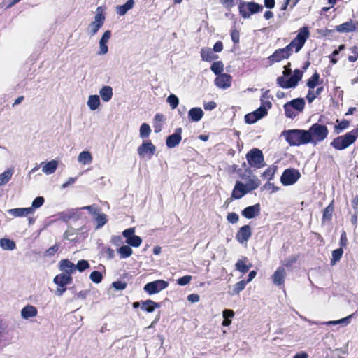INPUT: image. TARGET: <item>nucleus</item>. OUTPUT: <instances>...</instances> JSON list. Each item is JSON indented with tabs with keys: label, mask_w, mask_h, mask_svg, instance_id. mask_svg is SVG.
<instances>
[{
	"label": "nucleus",
	"mask_w": 358,
	"mask_h": 358,
	"mask_svg": "<svg viewBox=\"0 0 358 358\" xmlns=\"http://www.w3.org/2000/svg\"><path fill=\"white\" fill-rule=\"evenodd\" d=\"M291 64L289 62L284 66L282 76H279L276 79L277 85L284 89L294 88L298 85L299 82L302 79L303 71L296 69L294 70L293 74L287 79L292 73L290 69Z\"/></svg>",
	"instance_id": "nucleus-1"
},
{
	"label": "nucleus",
	"mask_w": 358,
	"mask_h": 358,
	"mask_svg": "<svg viewBox=\"0 0 358 358\" xmlns=\"http://www.w3.org/2000/svg\"><path fill=\"white\" fill-rule=\"evenodd\" d=\"M282 136L291 146H300L310 142L309 133L303 129H289L284 131Z\"/></svg>",
	"instance_id": "nucleus-2"
},
{
	"label": "nucleus",
	"mask_w": 358,
	"mask_h": 358,
	"mask_svg": "<svg viewBox=\"0 0 358 358\" xmlns=\"http://www.w3.org/2000/svg\"><path fill=\"white\" fill-rule=\"evenodd\" d=\"M358 138V131L356 129L338 136L334 138L330 145L336 150H343L352 145Z\"/></svg>",
	"instance_id": "nucleus-3"
},
{
	"label": "nucleus",
	"mask_w": 358,
	"mask_h": 358,
	"mask_svg": "<svg viewBox=\"0 0 358 358\" xmlns=\"http://www.w3.org/2000/svg\"><path fill=\"white\" fill-rule=\"evenodd\" d=\"M311 143L316 144L326 139L329 134V130L326 125L315 123L310 126L308 130Z\"/></svg>",
	"instance_id": "nucleus-4"
},
{
	"label": "nucleus",
	"mask_w": 358,
	"mask_h": 358,
	"mask_svg": "<svg viewBox=\"0 0 358 358\" xmlns=\"http://www.w3.org/2000/svg\"><path fill=\"white\" fill-rule=\"evenodd\" d=\"M310 35V30L307 26L300 28L296 37L287 45L288 48L292 51L294 48L295 52H299L305 45Z\"/></svg>",
	"instance_id": "nucleus-5"
},
{
	"label": "nucleus",
	"mask_w": 358,
	"mask_h": 358,
	"mask_svg": "<svg viewBox=\"0 0 358 358\" xmlns=\"http://www.w3.org/2000/svg\"><path fill=\"white\" fill-rule=\"evenodd\" d=\"M239 15L244 19L250 18L252 15L262 12L263 6L255 1H243L238 3Z\"/></svg>",
	"instance_id": "nucleus-6"
},
{
	"label": "nucleus",
	"mask_w": 358,
	"mask_h": 358,
	"mask_svg": "<svg viewBox=\"0 0 358 358\" xmlns=\"http://www.w3.org/2000/svg\"><path fill=\"white\" fill-rule=\"evenodd\" d=\"M245 157L250 167L260 169L266 165L264 155L259 148L251 149L248 152Z\"/></svg>",
	"instance_id": "nucleus-7"
},
{
	"label": "nucleus",
	"mask_w": 358,
	"mask_h": 358,
	"mask_svg": "<svg viewBox=\"0 0 358 358\" xmlns=\"http://www.w3.org/2000/svg\"><path fill=\"white\" fill-rule=\"evenodd\" d=\"M301 173L299 170L290 168L285 169L281 177L280 182L285 186L294 185L300 178Z\"/></svg>",
	"instance_id": "nucleus-8"
},
{
	"label": "nucleus",
	"mask_w": 358,
	"mask_h": 358,
	"mask_svg": "<svg viewBox=\"0 0 358 358\" xmlns=\"http://www.w3.org/2000/svg\"><path fill=\"white\" fill-rule=\"evenodd\" d=\"M292 55V50L285 46L283 48H279L274 51V52L270 55L267 59L269 65H272L274 63L280 62L283 59H288Z\"/></svg>",
	"instance_id": "nucleus-9"
},
{
	"label": "nucleus",
	"mask_w": 358,
	"mask_h": 358,
	"mask_svg": "<svg viewBox=\"0 0 358 358\" xmlns=\"http://www.w3.org/2000/svg\"><path fill=\"white\" fill-rule=\"evenodd\" d=\"M169 286L168 282L164 280H157L147 283L144 286V291L150 295L159 293Z\"/></svg>",
	"instance_id": "nucleus-10"
},
{
	"label": "nucleus",
	"mask_w": 358,
	"mask_h": 358,
	"mask_svg": "<svg viewBox=\"0 0 358 358\" xmlns=\"http://www.w3.org/2000/svg\"><path fill=\"white\" fill-rule=\"evenodd\" d=\"M105 15L103 14L101 7H98L96 9V14L94 17V21L90 24V34L92 35L96 34L99 29L103 26L105 22Z\"/></svg>",
	"instance_id": "nucleus-11"
},
{
	"label": "nucleus",
	"mask_w": 358,
	"mask_h": 358,
	"mask_svg": "<svg viewBox=\"0 0 358 358\" xmlns=\"http://www.w3.org/2000/svg\"><path fill=\"white\" fill-rule=\"evenodd\" d=\"M251 236V227L248 224H246L240 227V229L237 231L236 234V239L239 243L243 244L248 241Z\"/></svg>",
	"instance_id": "nucleus-12"
},
{
	"label": "nucleus",
	"mask_w": 358,
	"mask_h": 358,
	"mask_svg": "<svg viewBox=\"0 0 358 358\" xmlns=\"http://www.w3.org/2000/svg\"><path fill=\"white\" fill-rule=\"evenodd\" d=\"M155 151L156 148L150 141L143 142L138 148V153L142 157L148 156V157L150 159L152 156L155 154Z\"/></svg>",
	"instance_id": "nucleus-13"
},
{
	"label": "nucleus",
	"mask_w": 358,
	"mask_h": 358,
	"mask_svg": "<svg viewBox=\"0 0 358 358\" xmlns=\"http://www.w3.org/2000/svg\"><path fill=\"white\" fill-rule=\"evenodd\" d=\"M358 28V22L352 19L335 27L334 30L338 33H349L356 31Z\"/></svg>",
	"instance_id": "nucleus-14"
},
{
	"label": "nucleus",
	"mask_w": 358,
	"mask_h": 358,
	"mask_svg": "<svg viewBox=\"0 0 358 358\" xmlns=\"http://www.w3.org/2000/svg\"><path fill=\"white\" fill-rule=\"evenodd\" d=\"M182 128L176 129L174 134L169 135L166 140V146L172 148L178 145L182 140Z\"/></svg>",
	"instance_id": "nucleus-15"
},
{
	"label": "nucleus",
	"mask_w": 358,
	"mask_h": 358,
	"mask_svg": "<svg viewBox=\"0 0 358 358\" xmlns=\"http://www.w3.org/2000/svg\"><path fill=\"white\" fill-rule=\"evenodd\" d=\"M231 76L223 73L215 78V84L220 88L226 89L231 86Z\"/></svg>",
	"instance_id": "nucleus-16"
},
{
	"label": "nucleus",
	"mask_w": 358,
	"mask_h": 358,
	"mask_svg": "<svg viewBox=\"0 0 358 358\" xmlns=\"http://www.w3.org/2000/svg\"><path fill=\"white\" fill-rule=\"evenodd\" d=\"M248 192H249L247 186L241 181H237L232 191L231 198L234 199H240Z\"/></svg>",
	"instance_id": "nucleus-17"
},
{
	"label": "nucleus",
	"mask_w": 358,
	"mask_h": 358,
	"mask_svg": "<svg viewBox=\"0 0 358 358\" xmlns=\"http://www.w3.org/2000/svg\"><path fill=\"white\" fill-rule=\"evenodd\" d=\"M261 210V207L259 203L255 204L253 206H250L244 208L241 211V215L247 219H252L255 217L257 216Z\"/></svg>",
	"instance_id": "nucleus-18"
},
{
	"label": "nucleus",
	"mask_w": 358,
	"mask_h": 358,
	"mask_svg": "<svg viewBox=\"0 0 358 358\" xmlns=\"http://www.w3.org/2000/svg\"><path fill=\"white\" fill-rule=\"evenodd\" d=\"M285 277V269L283 267L280 266L277 268L271 277L273 283L277 286H280L284 284Z\"/></svg>",
	"instance_id": "nucleus-19"
},
{
	"label": "nucleus",
	"mask_w": 358,
	"mask_h": 358,
	"mask_svg": "<svg viewBox=\"0 0 358 358\" xmlns=\"http://www.w3.org/2000/svg\"><path fill=\"white\" fill-rule=\"evenodd\" d=\"M8 213L15 217H25L29 214L33 213L34 210L31 208H17L9 209Z\"/></svg>",
	"instance_id": "nucleus-20"
},
{
	"label": "nucleus",
	"mask_w": 358,
	"mask_h": 358,
	"mask_svg": "<svg viewBox=\"0 0 358 358\" xmlns=\"http://www.w3.org/2000/svg\"><path fill=\"white\" fill-rule=\"evenodd\" d=\"M59 269L70 275L76 271V265L67 259H62L59 262Z\"/></svg>",
	"instance_id": "nucleus-21"
},
{
	"label": "nucleus",
	"mask_w": 358,
	"mask_h": 358,
	"mask_svg": "<svg viewBox=\"0 0 358 358\" xmlns=\"http://www.w3.org/2000/svg\"><path fill=\"white\" fill-rule=\"evenodd\" d=\"M83 209L87 210L94 216L95 215H96V213L99 211H101L100 208H97L94 205H91V206H85V207H83V208H81L80 209L76 210V211L72 212L69 215V217L71 218V219H74V220L78 219L79 217H80V210H83Z\"/></svg>",
	"instance_id": "nucleus-22"
},
{
	"label": "nucleus",
	"mask_w": 358,
	"mask_h": 358,
	"mask_svg": "<svg viewBox=\"0 0 358 358\" xmlns=\"http://www.w3.org/2000/svg\"><path fill=\"white\" fill-rule=\"evenodd\" d=\"M54 282L60 287H66L67 285L71 283L72 278L65 273L57 275L54 278Z\"/></svg>",
	"instance_id": "nucleus-23"
},
{
	"label": "nucleus",
	"mask_w": 358,
	"mask_h": 358,
	"mask_svg": "<svg viewBox=\"0 0 358 358\" xmlns=\"http://www.w3.org/2000/svg\"><path fill=\"white\" fill-rule=\"evenodd\" d=\"M203 111L201 108H192L188 112V118L192 122H199L203 117Z\"/></svg>",
	"instance_id": "nucleus-24"
},
{
	"label": "nucleus",
	"mask_w": 358,
	"mask_h": 358,
	"mask_svg": "<svg viewBox=\"0 0 358 358\" xmlns=\"http://www.w3.org/2000/svg\"><path fill=\"white\" fill-rule=\"evenodd\" d=\"M37 314V308L32 305H27L21 310V315L24 319L36 317Z\"/></svg>",
	"instance_id": "nucleus-25"
},
{
	"label": "nucleus",
	"mask_w": 358,
	"mask_h": 358,
	"mask_svg": "<svg viewBox=\"0 0 358 358\" xmlns=\"http://www.w3.org/2000/svg\"><path fill=\"white\" fill-rule=\"evenodd\" d=\"M201 57L202 60L211 62L218 58V55H215L210 48H202L201 50Z\"/></svg>",
	"instance_id": "nucleus-26"
},
{
	"label": "nucleus",
	"mask_w": 358,
	"mask_h": 358,
	"mask_svg": "<svg viewBox=\"0 0 358 358\" xmlns=\"http://www.w3.org/2000/svg\"><path fill=\"white\" fill-rule=\"evenodd\" d=\"M248 262V258L245 257H243L241 259H238L236 263V269L243 273H247L252 266L251 264H249L248 265L246 264Z\"/></svg>",
	"instance_id": "nucleus-27"
},
{
	"label": "nucleus",
	"mask_w": 358,
	"mask_h": 358,
	"mask_svg": "<svg viewBox=\"0 0 358 358\" xmlns=\"http://www.w3.org/2000/svg\"><path fill=\"white\" fill-rule=\"evenodd\" d=\"M334 212V200L333 199L331 203L324 209L322 212V222L325 221H330L332 219L333 213Z\"/></svg>",
	"instance_id": "nucleus-28"
},
{
	"label": "nucleus",
	"mask_w": 358,
	"mask_h": 358,
	"mask_svg": "<svg viewBox=\"0 0 358 358\" xmlns=\"http://www.w3.org/2000/svg\"><path fill=\"white\" fill-rule=\"evenodd\" d=\"M159 307H160L159 303H158L152 300H150V299H148L146 301H141V309L148 313H152L155 310V308H157Z\"/></svg>",
	"instance_id": "nucleus-29"
},
{
	"label": "nucleus",
	"mask_w": 358,
	"mask_h": 358,
	"mask_svg": "<svg viewBox=\"0 0 358 358\" xmlns=\"http://www.w3.org/2000/svg\"><path fill=\"white\" fill-rule=\"evenodd\" d=\"M336 124L334 127V132L336 134H340L343 130L348 129L350 126V121L345 119L336 120Z\"/></svg>",
	"instance_id": "nucleus-30"
},
{
	"label": "nucleus",
	"mask_w": 358,
	"mask_h": 358,
	"mask_svg": "<svg viewBox=\"0 0 358 358\" xmlns=\"http://www.w3.org/2000/svg\"><path fill=\"white\" fill-rule=\"evenodd\" d=\"M322 80L320 81V76L319 73L315 71L312 76L307 80L306 85L309 90L314 89L317 85L321 84Z\"/></svg>",
	"instance_id": "nucleus-31"
},
{
	"label": "nucleus",
	"mask_w": 358,
	"mask_h": 358,
	"mask_svg": "<svg viewBox=\"0 0 358 358\" xmlns=\"http://www.w3.org/2000/svg\"><path fill=\"white\" fill-rule=\"evenodd\" d=\"M100 96L103 101H109L113 96V89L110 86L103 87L99 91Z\"/></svg>",
	"instance_id": "nucleus-32"
},
{
	"label": "nucleus",
	"mask_w": 358,
	"mask_h": 358,
	"mask_svg": "<svg viewBox=\"0 0 358 358\" xmlns=\"http://www.w3.org/2000/svg\"><path fill=\"white\" fill-rule=\"evenodd\" d=\"M287 103L298 112H302L305 107V101L303 98L294 99Z\"/></svg>",
	"instance_id": "nucleus-33"
},
{
	"label": "nucleus",
	"mask_w": 358,
	"mask_h": 358,
	"mask_svg": "<svg viewBox=\"0 0 358 358\" xmlns=\"http://www.w3.org/2000/svg\"><path fill=\"white\" fill-rule=\"evenodd\" d=\"M78 160L83 165L90 164L92 162V156L89 151H83L79 154Z\"/></svg>",
	"instance_id": "nucleus-34"
},
{
	"label": "nucleus",
	"mask_w": 358,
	"mask_h": 358,
	"mask_svg": "<svg viewBox=\"0 0 358 358\" xmlns=\"http://www.w3.org/2000/svg\"><path fill=\"white\" fill-rule=\"evenodd\" d=\"M94 220L96 222V229H99L102 227L108 222L107 215L105 213H101V211H99L96 213V215H94Z\"/></svg>",
	"instance_id": "nucleus-35"
},
{
	"label": "nucleus",
	"mask_w": 358,
	"mask_h": 358,
	"mask_svg": "<svg viewBox=\"0 0 358 358\" xmlns=\"http://www.w3.org/2000/svg\"><path fill=\"white\" fill-rule=\"evenodd\" d=\"M58 166V163L56 160H51L47 162L42 168L43 171L46 174L53 173Z\"/></svg>",
	"instance_id": "nucleus-36"
},
{
	"label": "nucleus",
	"mask_w": 358,
	"mask_h": 358,
	"mask_svg": "<svg viewBox=\"0 0 358 358\" xmlns=\"http://www.w3.org/2000/svg\"><path fill=\"white\" fill-rule=\"evenodd\" d=\"M134 5V0H128L124 5L118 6L117 7V13L120 15H124L128 10L131 9Z\"/></svg>",
	"instance_id": "nucleus-37"
},
{
	"label": "nucleus",
	"mask_w": 358,
	"mask_h": 358,
	"mask_svg": "<svg viewBox=\"0 0 358 358\" xmlns=\"http://www.w3.org/2000/svg\"><path fill=\"white\" fill-rule=\"evenodd\" d=\"M234 312L230 309H225L222 312L223 315V322L222 323V326L228 327L231 324V318L234 317Z\"/></svg>",
	"instance_id": "nucleus-38"
},
{
	"label": "nucleus",
	"mask_w": 358,
	"mask_h": 358,
	"mask_svg": "<svg viewBox=\"0 0 358 358\" xmlns=\"http://www.w3.org/2000/svg\"><path fill=\"white\" fill-rule=\"evenodd\" d=\"M87 105L89 108L94 110L99 108L100 106V99L98 95H91L89 97Z\"/></svg>",
	"instance_id": "nucleus-39"
},
{
	"label": "nucleus",
	"mask_w": 358,
	"mask_h": 358,
	"mask_svg": "<svg viewBox=\"0 0 358 358\" xmlns=\"http://www.w3.org/2000/svg\"><path fill=\"white\" fill-rule=\"evenodd\" d=\"M343 254V250L341 248H337L332 251L331 265H335L341 259Z\"/></svg>",
	"instance_id": "nucleus-40"
},
{
	"label": "nucleus",
	"mask_w": 358,
	"mask_h": 358,
	"mask_svg": "<svg viewBox=\"0 0 358 358\" xmlns=\"http://www.w3.org/2000/svg\"><path fill=\"white\" fill-rule=\"evenodd\" d=\"M132 249L129 245L121 246L117 250V252L122 259H125L130 257L132 254Z\"/></svg>",
	"instance_id": "nucleus-41"
},
{
	"label": "nucleus",
	"mask_w": 358,
	"mask_h": 358,
	"mask_svg": "<svg viewBox=\"0 0 358 358\" xmlns=\"http://www.w3.org/2000/svg\"><path fill=\"white\" fill-rule=\"evenodd\" d=\"M0 245L4 250H12L15 248V242L8 238L0 239Z\"/></svg>",
	"instance_id": "nucleus-42"
},
{
	"label": "nucleus",
	"mask_w": 358,
	"mask_h": 358,
	"mask_svg": "<svg viewBox=\"0 0 358 358\" xmlns=\"http://www.w3.org/2000/svg\"><path fill=\"white\" fill-rule=\"evenodd\" d=\"M210 69L217 76L223 73L224 65L222 62H214L210 66Z\"/></svg>",
	"instance_id": "nucleus-43"
},
{
	"label": "nucleus",
	"mask_w": 358,
	"mask_h": 358,
	"mask_svg": "<svg viewBox=\"0 0 358 358\" xmlns=\"http://www.w3.org/2000/svg\"><path fill=\"white\" fill-rule=\"evenodd\" d=\"M241 1L242 0H219V2L223 6V8L230 10L236 4L238 5V3Z\"/></svg>",
	"instance_id": "nucleus-44"
},
{
	"label": "nucleus",
	"mask_w": 358,
	"mask_h": 358,
	"mask_svg": "<svg viewBox=\"0 0 358 358\" xmlns=\"http://www.w3.org/2000/svg\"><path fill=\"white\" fill-rule=\"evenodd\" d=\"M151 133V129L148 124L143 123L140 127V136L143 138L148 137Z\"/></svg>",
	"instance_id": "nucleus-45"
},
{
	"label": "nucleus",
	"mask_w": 358,
	"mask_h": 358,
	"mask_svg": "<svg viewBox=\"0 0 358 358\" xmlns=\"http://www.w3.org/2000/svg\"><path fill=\"white\" fill-rule=\"evenodd\" d=\"M275 171L276 166H269L264 171V173L262 174V176L271 180L273 179Z\"/></svg>",
	"instance_id": "nucleus-46"
},
{
	"label": "nucleus",
	"mask_w": 358,
	"mask_h": 358,
	"mask_svg": "<svg viewBox=\"0 0 358 358\" xmlns=\"http://www.w3.org/2000/svg\"><path fill=\"white\" fill-rule=\"evenodd\" d=\"M127 244L133 247H139L142 243V239L140 236L134 235V236L129 238V239L126 240Z\"/></svg>",
	"instance_id": "nucleus-47"
},
{
	"label": "nucleus",
	"mask_w": 358,
	"mask_h": 358,
	"mask_svg": "<svg viewBox=\"0 0 358 358\" xmlns=\"http://www.w3.org/2000/svg\"><path fill=\"white\" fill-rule=\"evenodd\" d=\"M260 185V181L257 178H250L248 180L247 185V188L248 192L256 189Z\"/></svg>",
	"instance_id": "nucleus-48"
},
{
	"label": "nucleus",
	"mask_w": 358,
	"mask_h": 358,
	"mask_svg": "<svg viewBox=\"0 0 358 358\" xmlns=\"http://www.w3.org/2000/svg\"><path fill=\"white\" fill-rule=\"evenodd\" d=\"M351 55L348 57L350 62H355L358 60V46L354 45L350 48Z\"/></svg>",
	"instance_id": "nucleus-49"
},
{
	"label": "nucleus",
	"mask_w": 358,
	"mask_h": 358,
	"mask_svg": "<svg viewBox=\"0 0 358 358\" xmlns=\"http://www.w3.org/2000/svg\"><path fill=\"white\" fill-rule=\"evenodd\" d=\"M284 110L287 117L294 118L297 115V113L294 111L295 109L287 103L284 105Z\"/></svg>",
	"instance_id": "nucleus-50"
},
{
	"label": "nucleus",
	"mask_w": 358,
	"mask_h": 358,
	"mask_svg": "<svg viewBox=\"0 0 358 358\" xmlns=\"http://www.w3.org/2000/svg\"><path fill=\"white\" fill-rule=\"evenodd\" d=\"M167 102L169 103L172 109H175L178 106L179 99L175 94H171L168 96Z\"/></svg>",
	"instance_id": "nucleus-51"
},
{
	"label": "nucleus",
	"mask_w": 358,
	"mask_h": 358,
	"mask_svg": "<svg viewBox=\"0 0 358 358\" xmlns=\"http://www.w3.org/2000/svg\"><path fill=\"white\" fill-rule=\"evenodd\" d=\"M247 282L245 280H242L238 282H236L234 285L233 292L234 294H238L240 292L243 290L247 285Z\"/></svg>",
	"instance_id": "nucleus-52"
},
{
	"label": "nucleus",
	"mask_w": 358,
	"mask_h": 358,
	"mask_svg": "<svg viewBox=\"0 0 358 358\" xmlns=\"http://www.w3.org/2000/svg\"><path fill=\"white\" fill-rule=\"evenodd\" d=\"M101 254L108 259H111L115 257V251L110 247L103 248Z\"/></svg>",
	"instance_id": "nucleus-53"
},
{
	"label": "nucleus",
	"mask_w": 358,
	"mask_h": 358,
	"mask_svg": "<svg viewBox=\"0 0 358 358\" xmlns=\"http://www.w3.org/2000/svg\"><path fill=\"white\" fill-rule=\"evenodd\" d=\"M90 278L91 280L95 283H99L103 279V275L101 272L94 271L90 273Z\"/></svg>",
	"instance_id": "nucleus-54"
},
{
	"label": "nucleus",
	"mask_w": 358,
	"mask_h": 358,
	"mask_svg": "<svg viewBox=\"0 0 358 358\" xmlns=\"http://www.w3.org/2000/svg\"><path fill=\"white\" fill-rule=\"evenodd\" d=\"M90 267V264L87 260H79L76 265V270L78 269L80 272H83Z\"/></svg>",
	"instance_id": "nucleus-55"
},
{
	"label": "nucleus",
	"mask_w": 358,
	"mask_h": 358,
	"mask_svg": "<svg viewBox=\"0 0 358 358\" xmlns=\"http://www.w3.org/2000/svg\"><path fill=\"white\" fill-rule=\"evenodd\" d=\"M12 176V172L10 171H4L0 174V186L8 182Z\"/></svg>",
	"instance_id": "nucleus-56"
},
{
	"label": "nucleus",
	"mask_w": 358,
	"mask_h": 358,
	"mask_svg": "<svg viewBox=\"0 0 358 358\" xmlns=\"http://www.w3.org/2000/svg\"><path fill=\"white\" fill-rule=\"evenodd\" d=\"M259 120V119L254 112L248 113L245 115V122L247 124H253Z\"/></svg>",
	"instance_id": "nucleus-57"
},
{
	"label": "nucleus",
	"mask_w": 358,
	"mask_h": 358,
	"mask_svg": "<svg viewBox=\"0 0 358 358\" xmlns=\"http://www.w3.org/2000/svg\"><path fill=\"white\" fill-rule=\"evenodd\" d=\"M230 35H231L232 41L235 44H237L239 43L240 33H239V31L236 28L234 27L233 29H231Z\"/></svg>",
	"instance_id": "nucleus-58"
},
{
	"label": "nucleus",
	"mask_w": 358,
	"mask_h": 358,
	"mask_svg": "<svg viewBox=\"0 0 358 358\" xmlns=\"http://www.w3.org/2000/svg\"><path fill=\"white\" fill-rule=\"evenodd\" d=\"M45 199L43 196L36 197L32 202L31 208L34 209L40 208L44 203Z\"/></svg>",
	"instance_id": "nucleus-59"
},
{
	"label": "nucleus",
	"mask_w": 358,
	"mask_h": 358,
	"mask_svg": "<svg viewBox=\"0 0 358 358\" xmlns=\"http://www.w3.org/2000/svg\"><path fill=\"white\" fill-rule=\"evenodd\" d=\"M227 220L231 224H236L239 220V216L234 212L229 213L227 215Z\"/></svg>",
	"instance_id": "nucleus-60"
},
{
	"label": "nucleus",
	"mask_w": 358,
	"mask_h": 358,
	"mask_svg": "<svg viewBox=\"0 0 358 358\" xmlns=\"http://www.w3.org/2000/svg\"><path fill=\"white\" fill-rule=\"evenodd\" d=\"M192 277L191 275H185L177 280V283L180 286H185L188 285L191 280Z\"/></svg>",
	"instance_id": "nucleus-61"
},
{
	"label": "nucleus",
	"mask_w": 358,
	"mask_h": 358,
	"mask_svg": "<svg viewBox=\"0 0 358 358\" xmlns=\"http://www.w3.org/2000/svg\"><path fill=\"white\" fill-rule=\"evenodd\" d=\"M299 255H292L286 259L284 262V266L287 268L294 264L299 259Z\"/></svg>",
	"instance_id": "nucleus-62"
},
{
	"label": "nucleus",
	"mask_w": 358,
	"mask_h": 358,
	"mask_svg": "<svg viewBox=\"0 0 358 358\" xmlns=\"http://www.w3.org/2000/svg\"><path fill=\"white\" fill-rule=\"evenodd\" d=\"M112 286L117 290H124V289H126L127 284L125 282L117 280L113 282Z\"/></svg>",
	"instance_id": "nucleus-63"
},
{
	"label": "nucleus",
	"mask_w": 358,
	"mask_h": 358,
	"mask_svg": "<svg viewBox=\"0 0 358 358\" xmlns=\"http://www.w3.org/2000/svg\"><path fill=\"white\" fill-rule=\"evenodd\" d=\"M254 113L257 115V117L260 120L267 115V109L265 106H260Z\"/></svg>",
	"instance_id": "nucleus-64"
}]
</instances>
